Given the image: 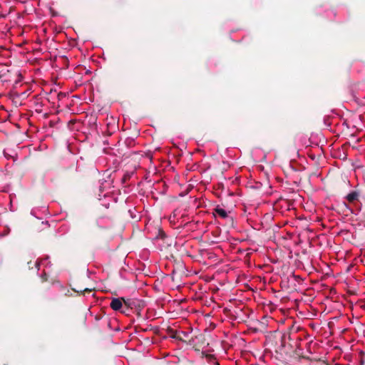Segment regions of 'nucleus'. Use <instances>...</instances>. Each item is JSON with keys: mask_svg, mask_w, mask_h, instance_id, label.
<instances>
[{"mask_svg": "<svg viewBox=\"0 0 365 365\" xmlns=\"http://www.w3.org/2000/svg\"><path fill=\"white\" fill-rule=\"evenodd\" d=\"M41 263V262L39 261H36V267H37L38 269H39Z\"/></svg>", "mask_w": 365, "mask_h": 365, "instance_id": "nucleus-4", "label": "nucleus"}, {"mask_svg": "<svg viewBox=\"0 0 365 365\" xmlns=\"http://www.w3.org/2000/svg\"><path fill=\"white\" fill-rule=\"evenodd\" d=\"M358 193L356 192H351L349 194L347 195L346 199L349 202H353L358 198Z\"/></svg>", "mask_w": 365, "mask_h": 365, "instance_id": "nucleus-3", "label": "nucleus"}, {"mask_svg": "<svg viewBox=\"0 0 365 365\" xmlns=\"http://www.w3.org/2000/svg\"><path fill=\"white\" fill-rule=\"evenodd\" d=\"M122 301H124L123 298H113L110 304V307L114 311H118L123 306Z\"/></svg>", "mask_w": 365, "mask_h": 365, "instance_id": "nucleus-1", "label": "nucleus"}, {"mask_svg": "<svg viewBox=\"0 0 365 365\" xmlns=\"http://www.w3.org/2000/svg\"><path fill=\"white\" fill-rule=\"evenodd\" d=\"M215 213L218 215L219 217L223 218V219H225L228 217V212L227 210H225L224 208L220 207V206H217L215 209Z\"/></svg>", "mask_w": 365, "mask_h": 365, "instance_id": "nucleus-2", "label": "nucleus"}]
</instances>
